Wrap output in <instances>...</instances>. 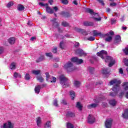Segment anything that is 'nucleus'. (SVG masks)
Segmentation results:
<instances>
[{"mask_svg": "<svg viewBox=\"0 0 128 128\" xmlns=\"http://www.w3.org/2000/svg\"><path fill=\"white\" fill-rule=\"evenodd\" d=\"M97 56H100L102 60L106 58L105 60V62H109L108 66L110 68L114 64H116V60L112 58V57L108 56V52L104 50H102L100 52L97 53Z\"/></svg>", "mask_w": 128, "mask_h": 128, "instance_id": "obj_1", "label": "nucleus"}, {"mask_svg": "<svg viewBox=\"0 0 128 128\" xmlns=\"http://www.w3.org/2000/svg\"><path fill=\"white\" fill-rule=\"evenodd\" d=\"M120 80L118 79H114L110 81L109 82V86H112L113 84H115L112 88V90L114 92L110 93V96H112V98H114L116 96V94H118V92L120 90Z\"/></svg>", "mask_w": 128, "mask_h": 128, "instance_id": "obj_2", "label": "nucleus"}, {"mask_svg": "<svg viewBox=\"0 0 128 128\" xmlns=\"http://www.w3.org/2000/svg\"><path fill=\"white\" fill-rule=\"evenodd\" d=\"M60 84H62V88L68 86V80L64 75H60L59 77Z\"/></svg>", "mask_w": 128, "mask_h": 128, "instance_id": "obj_3", "label": "nucleus"}, {"mask_svg": "<svg viewBox=\"0 0 128 128\" xmlns=\"http://www.w3.org/2000/svg\"><path fill=\"white\" fill-rule=\"evenodd\" d=\"M65 69L67 70V72H72L74 68V66H72V62H68L64 66Z\"/></svg>", "mask_w": 128, "mask_h": 128, "instance_id": "obj_4", "label": "nucleus"}, {"mask_svg": "<svg viewBox=\"0 0 128 128\" xmlns=\"http://www.w3.org/2000/svg\"><path fill=\"white\" fill-rule=\"evenodd\" d=\"M0 128H14V124L8 121L4 123L2 126H1Z\"/></svg>", "mask_w": 128, "mask_h": 128, "instance_id": "obj_5", "label": "nucleus"}, {"mask_svg": "<svg viewBox=\"0 0 128 128\" xmlns=\"http://www.w3.org/2000/svg\"><path fill=\"white\" fill-rule=\"evenodd\" d=\"M96 122V117L92 114H89L88 117V124H92Z\"/></svg>", "mask_w": 128, "mask_h": 128, "instance_id": "obj_6", "label": "nucleus"}, {"mask_svg": "<svg viewBox=\"0 0 128 128\" xmlns=\"http://www.w3.org/2000/svg\"><path fill=\"white\" fill-rule=\"evenodd\" d=\"M112 119L108 118L106 120L105 122V126L106 128H112Z\"/></svg>", "mask_w": 128, "mask_h": 128, "instance_id": "obj_7", "label": "nucleus"}, {"mask_svg": "<svg viewBox=\"0 0 128 128\" xmlns=\"http://www.w3.org/2000/svg\"><path fill=\"white\" fill-rule=\"evenodd\" d=\"M74 30L76 32H80V34H82L84 36H88V32L86 31V30L78 28V27H75Z\"/></svg>", "mask_w": 128, "mask_h": 128, "instance_id": "obj_8", "label": "nucleus"}, {"mask_svg": "<svg viewBox=\"0 0 128 128\" xmlns=\"http://www.w3.org/2000/svg\"><path fill=\"white\" fill-rule=\"evenodd\" d=\"M71 62H76L78 64H82L84 61L82 59H78L76 57H74L71 59Z\"/></svg>", "mask_w": 128, "mask_h": 128, "instance_id": "obj_9", "label": "nucleus"}, {"mask_svg": "<svg viewBox=\"0 0 128 128\" xmlns=\"http://www.w3.org/2000/svg\"><path fill=\"white\" fill-rule=\"evenodd\" d=\"M110 70L108 68H104L102 70V72L104 76H105L106 78L108 76V74H110Z\"/></svg>", "mask_w": 128, "mask_h": 128, "instance_id": "obj_10", "label": "nucleus"}, {"mask_svg": "<svg viewBox=\"0 0 128 128\" xmlns=\"http://www.w3.org/2000/svg\"><path fill=\"white\" fill-rule=\"evenodd\" d=\"M86 12H88V14H92V16H98V14L94 13L92 10L90 8H86Z\"/></svg>", "mask_w": 128, "mask_h": 128, "instance_id": "obj_11", "label": "nucleus"}, {"mask_svg": "<svg viewBox=\"0 0 128 128\" xmlns=\"http://www.w3.org/2000/svg\"><path fill=\"white\" fill-rule=\"evenodd\" d=\"M122 41L120 36L117 35L115 37V40H114V44H120V42Z\"/></svg>", "mask_w": 128, "mask_h": 128, "instance_id": "obj_12", "label": "nucleus"}, {"mask_svg": "<svg viewBox=\"0 0 128 128\" xmlns=\"http://www.w3.org/2000/svg\"><path fill=\"white\" fill-rule=\"evenodd\" d=\"M92 32L93 33V36H102V32H98V30H93Z\"/></svg>", "mask_w": 128, "mask_h": 128, "instance_id": "obj_13", "label": "nucleus"}, {"mask_svg": "<svg viewBox=\"0 0 128 128\" xmlns=\"http://www.w3.org/2000/svg\"><path fill=\"white\" fill-rule=\"evenodd\" d=\"M76 53L79 54V56H85L86 53H84V50L82 49H78L76 50Z\"/></svg>", "mask_w": 128, "mask_h": 128, "instance_id": "obj_14", "label": "nucleus"}, {"mask_svg": "<svg viewBox=\"0 0 128 128\" xmlns=\"http://www.w3.org/2000/svg\"><path fill=\"white\" fill-rule=\"evenodd\" d=\"M46 12H48V14H50L54 12V10H52V8L50 6H47L46 8Z\"/></svg>", "mask_w": 128, "mask_h": 128, "instance_id": "obj_15", "label": "nucleus"}, {"mask_svg": "<svg viewBox=\"0 0 128 128\" xmlns=\"http://www.w3.org/2000/svg\"><path fill=\"white\" fill-rule=\"evenodd\" d=\"M52 24H53L55 28H58V23L56 22V19L54 18L53 20H51Z\"/></svg>", "mask_w": 128, "mask_h": 128, "instance_id": "obj_16", "label": "nucleus"}, {"mask_svg": "<svg viewBox=\"0 0 128 128\" xmlns=\"http://www.w3.org/2000/svg\"><path fill=\"white\" fill-rule=\"evenodd\" d=\"M62 14L64 16H65V18H70V16H72V14L68 12H62Z\"/></svg>", "mask_w": 128, "mask_h": 128, "instance_id": "obj_17", "label": "nucleus"}, {"mask_svg": "<svg viewBox=\"0 0 128 128\" xmlns=\"http://www.w3.org/2000/svg\"><path fill=\"white\" fill-rule=\"evenodd\" d=\"M40 85H38L37 86H36L34 88L36 94H40Z\"/></svg>", "mask_w": 128, "mask_h": 128, "instance_id": "obj_18", "label": "nucleus"}, {"mask_svg": "<svg viewBox=\"0 0 128 128\" xmlns=\"http://www.w3.org/2000/svg\"><path fill=\"white\" fill-rule=\"evenodd\" d=\"M122 116L124 118H128V109H126L124 111V113L122 114Z\"/></svg>", "mask_w": 128, "mask_h": 128, "instance_id": "obj_19", "label": "nucleus"}, {"mask_svg": "<svg viewBox=\"0 0 128 128\" xmlns=\"http://www.w3.org/2000/svg\"><path fill=\"white\" fill-rule=\"evenodd\" d=\"M84 40H89V42H94L96 40V38L94 36H91L89 38H85Z\"/></svg>", "mask_w": 128, "mask_h": 128, "instance_id": "obj_20", "label": "nucleus"}, {"mask_svg": "<svg viewBox=\"0 0 128 128\" xmlns=\"http://www.w3.org/2000/svg\"><path fill=\"white\" fill-rule=\"evenodd\" d=\"M105 36H108L105 38L106 42H110V40L112 39V37L110 36V34L108 33L106 34Z\"/></svg>", "mask_w": 128, "mask_h": 128, "instance_id": "obj_21", "label": "nucleus"}, {"mask_svg": "<svg viewBox=\"0 0 128 128\" xmlns=\"http://www.w3.org/2000/svg\"><path fill=\"white\" fill-rule=\"evenodd\" d=\"M123 88L124 90H128V82H125L123 83Z\"/></svg>", "mask_w": 128, "mask_h": 128, "instance_id": "obj_22", "label": "nucleus"}, {"mask_svg": "<svg viewBox=\"0 0 128 128\" xmlns=\"http://www.w3.org/2000/svg\"><path fill=\"white\" fill-rule=\"evenodd\" d=\"M84 25L86 26H94V23L92 22H84Z\"/></svg>", "mask_w": 128, "mask_h": 128, "instance_id": "obj_23", "label": "nucleus"}, {"mask_svg": "<svg viewBox=\"0 0 128 128\" xmlns=\"http://www.w3.org/2000/svg\"><path fill=\"white\" fill-rule=\"evenodd\" d=\"M70 96L72 98V100H74V97L76 96V94H74V92L71 90L70 92Z\"/></svg>", "mask_w": 128, "mask_h": 128, "instance_id": "obj_24", "label": "nucleus"}, {"mask_svg": "<svg viewBox=\"0 0 128 128\" xmlns=\"http://www.w3.org/2000/svg\"><path fill=\"white\" fill-rule=\"evenodd\" d=\"M8 41L10 44H14L16 42V39L12 37L10 38Z\"/></svg>", "mask_w": 128, "mask_h": 128, "instance_id": "obj_25", "label": "nucleus"}, {"mask_svg": "<svg viewBox=\"0 0 128 128\" xmlns=\"http://www.w3.org/2000/svg\"><path fill=\"white\" fill-rule=\"evenodd\" d=\"M98 106L97 104H92L88 106V108L90 110V108H96Z\"/></svg>", "mask_w": 128, "mask_h": 128, "instance_id": "obj_26", "label": "nucleus"}, {"mask_svg": "<svg viewBox=\"0 0 128 128\" xmlns=\"http://www.w3.org/2000/svg\"><path fill=\"white\" fill-rule=\"evenodd\" d=\"M109 104L110 106H114L116 104V101L115 100H111L109 101Z\"/></svg>", "mask_w": 128, "mask_h": 128, "instance_id": "obj_27", "label": "nucleus"}, {"mask_svg": "<svg viewBox=\"0 0 128 128\" xmlns=\"http://www.w3.org/2000/svg\"><path fill=\"white\" fill-rule=\"evenodd\" d=\"M36 124L38 128H40V124H42V119L40 118H36Z\"/></svg>", "mask_w": 128, "mask_h": 128, "instance_id": "obj_28", "label": "nucleus"}, {"mask_svg": "<svg viewBox=\"0 0 128 128\" xmlns=\"http://www.w3.org/2000/svg\"><path fill=\"white\" fill-rule=\"evenodd\" d=\"M88 70L90 72V74H94V68L89 66L88 68Z\"/></svg>", "mask_w": 128, "mask_h": 128, "instance_id": "obj_29", "label": "nucleus"}, {"mask_svg": "<svg viewBox=\"0 0 128 128\" xmlns=\"http://www.w3.org/2000/svg\"><path fill=\"white\" fill-rule=\"evenodd\" d=\"M76 107L77 108H78L80 110H82V106L80 104V102H77Z\"/></svg>", "mask_w": 128, "mask_h": 128, "instance_id": "obj_30", "label": "nucleus"}, {"mask_svg": "<svg viewBox=\"0 0 128 128\" xmlns=\"http://www.w3.org/2000/svg\"><path fill=\"white\" fill-rule=\"evenodd\" d=\"M74 86L76 88H80V81L75 80L74 82Z\"/></svg>", "mask_w": 128, "mask_h": 128, "instance_id": "obj_31", "label": "nucleus"}, {"mask_svg": "<svg viewBox=\"0 0 128 128\" xmlns=\"http://www.w3.org/2000/svg\"><path fill=\"white\" fill-rule=\"evenodd\" d=\"M44 60V56H42L38 59L36 60V62H42Z\"/></svg>", "mask_w": 128, "mask_h": 128, "instance_id": "obj_32", "label": "nucleus"}, {"mask_svg": "<svg viewBox=\"0 0 128 128\" xmlns=\"http://www.w3.org/2000/svg\"><path fill=\"white\" fill-rule=\"evenodd\" d=\"M74 112H67L66 114V116H68L69 118H72L74 116Z\"/></svg>", "mask_w": 128, "mask_h": 128, "instance_id": "obj_33", "label": "nucleus"}, {"mask_svg": "<svg viewBox=\"0 0 128 128\" xmlns=\"http://www.w3.org/2000/svg\"><path fill=\"white\" fill-rule=\"evenodd\" d=\"M48 82H56V78L54 76H51Z\"/></svg>", "mask_w": 128, "mask_h": 128, "instance_id": "obj_34", "label": "nucleus"}, {"mask_svg": "<svg viewBox=\"0 0 128 128\" xmlns=\"http://www.w3.org/2000/svg\"><path fill=\"white\" fill-rule=\"evenodd\" d=\"M18 10H20V12L22 10H24V6L22 4H19L18 6Z\"/></svg>", "mask_w": 128, "mask_h": 128, "instance_id": "obj_35", "label": "nucleus"}, {"mask_svg": "<svg viewBox=\"0 0 128 128\" xmlns=\"http://www.w3.org/2000/svg\"><path fill=\"white\" fill-rule=\"evenodd\" d=\"M36 78L40 82H44V78L42 76H37Z\"/></svg>", "mask_w": 128, "mask_h": 128, "instance_id": "obj_36", "label": "nucleus"}, {"mask_svg": "<svg viewBox=\"0 0 128 128\" xmlns=\"http://www.w3.org/2000/svg\"><path fill=\"white\" fill-rule=\"evenodd\" d=\"M32 74H40V70H33L32 71Z\"/></svg>", "mask_w": 128, "mask_h": 128, "instance_id": "obj_37", "label": "nucleus"}, {"mask_svg": "<svg viewBox=\"0 0 128 128\" xmlns=\"http://www.w3.org/2000/svg\"><path fill=\"white\" fill-rule=\"evenodd\" d=\"M62 26L65 27H66V26H68V28L70 27V24L66 22H62Z\"/></svg>", "mask_w": 128, "mask_h": 128, "instance_id": "obj_38", "label": "nucleus"}, {"mask_svg": "<svg viewBox=\"0 0 128 128\" xmlns=\"http://www.w3.org/2000/svg\"><path fill=\"white\" fill-rule=\"evenodd\" d=\"M50 124H51L50 121H48L45 124L44 128H50Z\"/></svg>", "mask_w": 128, "mask_h": 128, "instance_id": "obj_39", "label": "nucleus"}, {"mask_svg": "<svg viewBox=\"0 0 128 128\" xmlns=\"http://www.w3.org/2000/svg\"><path fill=\"white\" fill-rule=\"evenodd\" d=\"M122 50H123V52H124V54H125L126 56H128V46L127 47L125 48L124 49H123Z\"/></svg>", "mask_w": 128, "mask_h": 128, "instance_id": "obj_40", "label": "nucleus"}, {"mask_svg": "<svg viewBox=\"0 0 128 128\" xmlns=\"http://www.w3.org/2000/svg\"><path fill=\"white\" fill-rule=\"evenodd\" d=\"M14 77H15L16 78H22V75H20V74L16 72H15L14 73Z\"/></svg>", "mask_w": 128, "mask_h": 128, "instance_id": "obj_41", "label": "nucleus"}, {"mask_svg": "<svg viewBox=\"0 0 128 128\" xmlns=\"http://www.w3.org/2000/svg\"><path fill=\"white\" fill-rule=\"evenodd\" d=\"M67 128H74V124L70 122H68L66 124Z\"/></svg>", "mask_w": 128, "mask_h": 128, "instance_id": "obj_42", "label": "nucleus"}, {"mask_svg": "<svg viewBox=\"0 0 128 128\" xmlns=\"http://www.w3.org/2000/svg\"><path fill=\"white\" fill-rule=\"evenodd\" d=\"M10 70H16V64H14V63H12L10 65Z\"/></svg>", "mask_w": 128, "mask_h": 128, "instance_id": "obj_43", "label": "nucleus"}, {"mask_svg": "<svg viewBox=\"0 0 128 128\" xmlns=\"http://www.w3.org/2000/svg\"><path fill=\"white\" fill-rule=\"evenodd\" d=\"M46 81L48 82V80H50V78H51L52 76H50V74L48 72H46Z\"/></svg>", "mask_w": 128, "mask_h": 128, "instance_id": "obj_44", "label": "nucleus"}, {"mask_svg": "<svg viewBox=\"0 0 128 128\" xmlns=\"http://www.w3.org/2000/svg\"><path fill=\"white\" fill-rule=\"evenodd\" d=\"M60 48H62V50H64V41H62L60 42Z\"/></svg>", "mask_w": 128, "mask_h": 128, "instance_id": "obj_45", "label": "nucleus"}, {"mask_svg": "<svg viewBox=\"0 0 128 128\" xmlns=\"http://www.w3.org/2000/svg\"><path fill=\"white\" fill-rule=\"evenodd\" d=\"M14 6V2H10L6 6L7 8H10V6Z\"/></svg>", "mask_w": 128, "mask_h": 128, "instance_id": "obj_46", "label": "nucleus"}, {"mask_svg": "<svg viewBox=\"0 0 128 128\" xmlns=\"http://www.w3.org/2000/svg\"><path fill=\"white\" fill-rule=\"evenodd\" d=\"M116 24V20L114 18H111V24Z\"/></svg>", "mask_w": 128, "mask_h": 128, "instance_id": "obj_47", "label": "nucleus"}, {"mask_svg": "<svg viewBox=\"0 0 128 128\" xmlns=\"http://www.w3.org/2000/svg\"><path fill=\"white\" fill-rule=\"evenodd\" d=\"M60 104H64L65 106H66V104H68L66 101L64 99L60 101Z\"/></svg>", "mask_w": 128, "mask_h": 128, "instance_id": "obj_48", "label": "nucleus"}, {"mask_svg": "<svg viewBox=\"0 0 128 128\" xmlns=\"http://www.w3.org/2000/svg\"><path fill=\"white\" fill-rule=\"evenodd\" d=\"M124 64L126 66H128V60L127 58H124Z\"/></svg>", "mask_w": 128, "mask_h": 128, "instance_id": "obj_49", "label": "nucleus"}, {"mask_svg": "<svg viewBox=\"0 0 128 128\" xmlns=\"http://www.w3.org/2000/svg\"><path fill=\"white\" fill-rule=\"evenodd\" d=\"M30 78V76L29 74H26L25 76V79L26 80H28Z\"/></svg>", "mask_w": 128, "mask_h": 128, "instance_id": "obj_50", "label": "nucleus"}, {"mask_svg": "<svg viewBox=\"0 0 128 128\" xmlns=\"http://www.w3.org/2000/svg\"><path fill=\"white\" fill-rule=\"evenodd\" d=\"M62 4H68V0H62Z\"/></svg>", "mask_w": 128, "mask_h": 128, "instance_id": "obj_51", "label": "nucleus"}, {"mask_svg": "<svg viewBox=\"0 0 128 128\" xmlns=\"http://www.w3.org/2000/svg\"><path fill=\"white\" fill-rule=\"evenodd\" d=\"M57 50H58V48L56 47H54L52 50V52H53L54 54H56Z\"/></svg>", "mask_w": 128, "mask_h": 128, "instance_id": "obj_52", "label": "nucleus"}, {"mask_svg": "<svg viewBox=\"0 0 128 128\" xmlns=\"http://www.w3.org/2000/svg\"><path fill=\"white\" fill-rule=\"evenodd\" d=\"M54 106H58V100H54Z\"/></svg>", "mask_w": 128, "mask_h": 128, "instance_id": "obj_53", "label": "nucleus"}, {"mask_svg": "<svg viewBox=\"0 0 128 128\" xmlns=\"http://www.w3.org/2000/svg\"><path fill=\"white\" fill-rule=\"evenodd\" d=\"M94 20H96V22H100V20H102V18H94Z\"/></svg>", "mask_w": 128, "mask_h": 128, "instance_id": "obj_54", "label": "nucleus"}, {"mask_svg": "<svg viewBox=\"0 0 128 128\" xmlns=\"http://www.w3.org/2000/svg\"><path fill=\"white\" fill-rule=\"evenodd\" d=\"M46 56H48L49 58H52V53H46Z\"/></svg>", "mask_w": 128, "mask_h": 128, "instance_id": "obj_55", "label": "nucleus"}, {"mask_svg": "<svg viewBox=\"0 0 128 128\" xmlns=\"http://www.w3.org/2000/svg\"><path fill=\"white\" fill-rule=\"evenodd\" d=\"M99 4H101L102 6H104V0H98Z\"/></svg>", "mask_w": 128, "mask_h": 128, "instance_id": "obj_56", "label": "nucleus"}, {"mask_svg": "<svg viewBox=\"0 0 128 128\" xmlns=\"http://www.w3.org/2000/svg\"><path fill=\"white\" fill-rule=\"evenodd\" d=\"M119 73H120V74H124V70H122V68H120L119 69Z\"/></svg>", "mask_w": 128, "mask_h": 128, "instance_id": "obj_57", "label": "nucleus"}, {"mask_svg": "<svg viewBox=\"0 0 128 128\" xmlns=\"http://www.w3.org/2000/svg\"><path fill=\"white\" fill-rule=\"evenodd\" d=\"M116 6V4L115 2L110 4V6Z\"/></svg>", "mask_w": 128, "mask_h": 128, "instance_id": "obj_58", "label": "nucleus"}, {"mask_svg": "<svg viewBox=\"0 0 128 128\" xmlns=\"http://www.w3.org/2000/svg\"><path fill=\"white\" fill-rule=\"evenodd\" d=\"M2 52H4V48L2 47H0V54H1Z\"/></svg>", "mask_w": 128, "mask_h": 128, "instance_id": "obj_59", "label": "nucleus"}, {"mask_svg": "<svg viewBox=\"0 0 128 128\" xmlns=\"http://www.w3.org/2000/svg\"><path fill=\"white\" fill-rule=\"evenodd\" d=\"M64 36L68 38H70L72 36H70V34H67L64 35Z\"/></svg>", "mask_w": 128, "mask_h": 128, "instance_id": "obj_60", "label": "nucleus"}, {"mask_svg": "<svg viewBox=\"0 0 128 128\" xmlns=\"http://www.w3.org/2000/svg\"><path fill=\"white\" fill-rule=\"evenodd\" d=\"M78 46H80L79 42H76L75 43V44H74L75 48H78Z\"/></svg>", "mask_w": 128, "mask_h": 128, "instance_id": "obj_61", "label": "nucleus"}, {"mask_svg": "<svg viewBox=\"0 0 128 128\" xmlns=\"http://www.w3.org/2000/svg\"><path fill=\"white\" fill-rule=\"evenodd\" d=\"M109 35L110 34L111 36H114V31H110L109 32Z\"/></svg>", "mask_w": 128, "mask_h": 128, "instance_id": "obj_62", "label": "nucleus"}, {"mask_svg": "<svg viewBox=\"0 0 128 128\" xmlns=\"http://www.w3.org/2000/svg\"><path fill=\"white\" fill-rule=\"evenodd\" d=\"M53 8H54V10L55 12H57L58 10V6H55V7Z\"/></svg>", "mask_w": 128, "mask_h": 128, "instance_id": "obj_63", "label": "nucleus"}, {"mask_svg": "<svg viewBox=\"0 0 128 128\" xmlns=\"http://www.w3.org/2000/svg\"><path fill=\"white\" fill-rule=\"evenodd\" d=\"M58 30L60 32H62V30L60 28H58Z\"/></svg>", "mask_w": 128, "mask_h": 128, "instance_id": "obj_64", "label": "nucleus"}]
</instances>
